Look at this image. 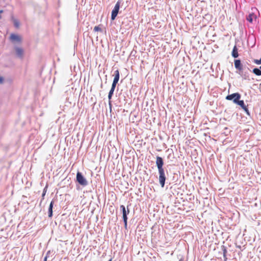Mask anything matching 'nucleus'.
<instances>
[{"mask_svg": "<svg viewBox=\"0 0 261 261\" xmlns=\"http://www.w3.org/2000/svg\"><path fill=\"white\" fill-rule=\"evenodd\" d=\"M156 166L159 172V180L160 186L164 188L165 185V182L167 179L165 170L163 168L164 161L162 157L157 156L155 162Z\"/></svg>", "mask_w": 261, "mask_h": 261, "instance_id": "nucleus-1", "label": "nucleus"}, {"mask_svg": "<svg viewBox=\"0 0 261 261\" xmlns=\"http://www.w3.org/2000/svg\"><path fill=\"white\" fill-rule=\"evenodd\" d=\"M76 181L82 186H86L88 185V182L83 174L78 171L76 173Z\"/></svg>", "mask_w": 261, "mask_h": 261, "instance_id": "nucleus-2", "label": "nucleus"}, {"mask_svg": "<svg viewBox=\"0 0 261 261\" xmlns=\"http://www.w3.org/2000/svg\"><path fill=\"white\" fill-rule=\"evenodd\" d=\"M241 95L239 93H234L231 94H229L226 96V99L228 100H232L233 103L236 104L239 103L240 101Z\"/></svg>", "mask_w": 261, "mask_h": 261, "instance_id": "nucleus-3", "label": "nucleus"}, {"mask_svg": "<svg viewBox=\"0 0 261 261\" xmlns=\"http://www.w3.org/2000/svg\"><path fill=\"white\" fill-rule=\"evenodd\" d=\"M121 4V1L119 0L116 3V5H115V7L114 9H113L112 13H111V20H114L117 17L119 10L120 9Z\"/></svg>", "mask_w": 261, "mask_h": 261, "instance_id": "nucleus-4", "label": "nucleus"}, {"mask_svg": "<svg viewBox=\"0 0 261 261\" xmlns=\"http://www.w3.org/2000/svg\"><path fill=\"white\" fill-rule=\"evenodd\" d=\"M120 208L122 213V219H127V215L129 213V210L128 207H127V209H126L125 207L123 205H121Z\"/></svg>", "mask_w": 261, "mask_h": 261, "instance_id": "nucleus-5", "label": "nucleus"}, {"mask_svg": "<svg viewBox=\"0 0 261 261\" xmlns=\"http://www.w3.org/2000/svg\"><path fill=\"white\" fill-rule=\"evenodd\" d=\"M120 77L119 71L118 70H116L114 72V78L112 83V86L115 87L116 86L117 84L118 83Z\"/></svg>", "mask_w": 261, "mask_h": 261, "instance_id": "nucleus-6", "label": "nucleus"}, {"mask_svg": "<svg viewBox=\"0 0 261 261\" xmlns=\"http://www.w3.org/2000/svg\"><path fill=\"white\" fill-rule=\"evenodd\" d=\"M238 105L240 106L245 112L246 114L248 116H250V113L248 110V108L247 106L245 105L244 101L243 100H240V101L239 102V103L237 104Z\"/></svg>", "mask_w": 261, "mask_h": 261, "instance_id": "nucleus-7", "label": "nucleus"}, {"mask_svg": "<svg viewBox=\"0 0 261 261\" xmlns=\"http://www.w3.org/2000/svg\"><path fill=\"white\" fill-rule=\"evenodd\" d=\"M10 40H11L12 42H20L21 41V37L17 35H16L15 34H12L11 35H10Z\"/></svg>", "mask_w": 261, "mask_h": 261, "instance_id": "nucleus-8", "label": "nucleus"}, {"mask_svg": "<svg viewBox=\"0 0 261 261\" xmlns=\"http://www.w3.org/2000/svg\"><path fill=\"white\" fill-rule=\"evenodd\" d=\"M239 74L243 78V80L249 81V73L247 71H244L243 69L239 71Z\"/></svg>", "mask_w": 261, "mask_h": 261, "instance_id": "nucleus-9", "label": "nucleus"}, {"mask_svg": "<svg viewBox=\"0 0 261 261\" xmlns=\"http://www.w3.org/2000/svg\"><path fill=\"white\" fill-rule=\"evenodd\" d=\"M234 65L235 68L239 70V71H241L243 69V65L241 63V60L239 59L235 60L234 61Z\"/></svg>", "mask_w": 261, "mask_h": 261, "instance_id": "nucleus-10", "label": "nucleus"}, {"mask_svg": "<svg viewBox=\"0 0 261 261\" xmlns=\"http://www.w3.org/2000/svg\"><path fill=\"white\" fill-rule=\"evenodd\" d=\"M115 88H116L115 87L111 86V89L109 92V94H108V98L109 100V106H110V108L111 111V109H112V104H111V99H112V96L114 94V92Z\"/></svg>", "mask_w": 261, "mask_h": 261, "instance_id": "nucleus-11", "label": "nucleus"}, {"mask_svg": "<svg viewBox=\"0 0 261 261\" xmlns=\"http://www.w3.org/2000/svg\"><path fill=\"white\" fill-rule=\"evenodd\" d=\"M15 50L17 56L19 58H22L23 55V49L19 47H15Z\"/></svg>", "mask_w": 261, "mask_h": 261, "instance_id": "nucleus-12", "label": "nucleus"}, {"mask_svg": "<svg viewBox=\"0 0 261 261\" xmlns=\"http://www.w3.org/2000/svg\"><path fill=\"white\" fill-rule=\"evenodd\" d=\"M54 204V200H52L50 203V204H49V206L48 207V217L49 218H51L53 216V208Z\"/></svg>", "mask_w": 261, "mask_h": 261, "instance_id": "nucleus-13", "label": "nucleus"}, {"mask_svg": "<svg viewBox=\"0 0 261 261\" xmlns=\"http://www.w3.org/2000/svg\"><path fill=\"white\" fill-rule=\"evenodd\" d=\"M53 252V251L49 250L47 252L45 257H47V258L50 259L49 261H52L53 259L54 258V253H53V254H51Z\"/></svg>", "mask_w": 261, "mask_h": 261, "instance_id": "nucleus-14", "label": "nucleus"}, {"mask_svg": "<svg viewBox=\"0 0 261 261\" xmlns=\"http://www.w3.org/2000/svg\"><path fill=\"white\" fill-rule=\"evenodd\" d=\"M231 55L234 58H237L239 56V54L238 52V48H237L236 45H235L233 48V49H232V51L231 53Z\"/></svg>", "mask_w": 261, "mask_h": 261, "instance_id": "nucleus-15", "label": "nucleus"}, {"mask_svg": "<svg viewBox=\"0 0 261 261\" xmlns=\"http://www.w3.org/2000/svg\"><path fill=\"white\" fill-rule=\"evenodd\" d=\"M253 17H256V16L255 15L252 13H250L246 17V19L247 21H248L249 22H251L252 23V21H253Z\"/></svg>", "mask_w": 261, "mask_h": 261, "instance_id": "nucleus-16", "label": "nucleus"}, {"mask_svg": "<svg viewBox=\"0 0 261 261\" xmlns=\"http://www.w3.org/2000/svg\"><path fill=\"white\" fill-rule=\"evenodd\" d=\"M252 72L255 74L256 75H257V76H260L261 75V71H260V69L258 68H254L253 70H252Z\"/></svg>", "mask_w": 261, "mask_h": 261, "instance_id": "nucleus-17", "label": "nucleus"}, {"mask_svg": "<svg viewBox=\"0 0 261 261\" xmlns=\"http://www.w3.org/2000/svg\"><path fill=\"white\" fill-rule=\"evenodd\" d=\"M222 250H223V255L224 260L226 261V259H227L226 253L227 252V249L224 246H223Z\"/></svg>", "mask_w": 261, "mask_h": 261, "instance_id": "nucleus-18", "label": "nucleus"}, {"mask_svg": "<svg viewBox=\"0 0 261 261\" xmlns=\"http://www.w3.org/2000/svg\"><path fill=\"white\" fill-rule=\"evenodd\" d=\"M253 62L257 65H260L261 64V59L259 60L257 59H254L253 60Z\"/></svg>", "mask_w": 261, "mask_h": 261, "instance_id": "nucleus-19", "label": "nucleus"}, {"mask_svg": "<svg viewBox=\"0 0 261 261\" xmlns=\"http://www.w3.org/2000/svg\"><path fill=\"white\" fill-rule=\"evenodd\" d=\"M94 31L95 32L101 31V29L99 26H95L94 28Z\"/></svg>", "mask_w": 261, "mask_h": 261, "instance_id": "nucleus-20", "label": "nucleus"}, {"mask_svg": "<svg viewBox=\"0 0 261 261\" xmlns=\"http://www.w3.org/2000/svg\"><path fill=\"white\" fill-rule=\"evenodd\" d=\"M14 26L16 27V28H18L19 25V22H18V20H14Z\"/></svg>", "mask_w": 261, "mask_h": 261, "instance_id": "nucleus-21", "label": "nucleus"}, {"mask_svg": "<svg viewBox=\"0 0 261 261\" xmlns=\"http://www.w3.org/2000/svg\"><path fill=\"white\" fill-rule=\"evenodd\" d=\"M46 189H47V186H46L44 190H43V193L42 194V199H44V196L46 194Z\"/></svg>", "mask_w": 261, "mask_h": 261, "instance_id": "nucleus-22", "label": "nucleus"}, {"mask_svg": "<svg viewBox=\"0 0 261 261\" xmlns=\"http://www.w3.org/2000/svg\"><path fill=\"white\" fill-rule=\"evenodd\" d=\"M124 224V227L125 229H127V219H123Z\"/></svg>", "mask_w": 261, "mask_h": 261, "instance_id": "nucleus-23", "label": "nucleus"}, {"mask_svg": "<svg viewBox=\"0 0 261 261\" xmlns=\"http://www.w3.org/2000/svg\"><path fill=\"white\" fill-rule=\"evenodd\" d=\"M4 79L2 76H0V84H3L4 82Z\"/></svg>", "mask_w": 261, "mask_h": 261, "instance_id": "nucleus-24", "label": "nucleus"}, {"mask_svg": "<svg viewBox=\"0 0 261 261\" xmlns=\"http://www.w3.org/2000/svg\"><path fill=\"white\" fill-rule=\"evenodd\" d=\"M3 12V10H0V19L2 18V16H1V13H2Z\"/></svg>", "mask_w": 261, "mask_h": 261, "instance_id": "nucleus-25", "label": "nucleus"}, {"mask_svg": "<svg viewBox=\"0 0 261 261\" xmlns=\"http://www.w3.org/2000/svg\"><path fill=\"white\" fill-rule=\"evenodd\" d=\"M47 259H48V258H47V257H45H45H44V260H43V261H47Z\"/></svg>", "mask_w": 261, "mask_h": 261, "instance_id": "nucleus-26", "label": "nucleus"}, {"mask_svg": "<svg viewBox=\"0 0 261 261\" xmlns=\"http://www.w3.org/2000/svg\"><path fill=\"white\" fill-rule=\"evenodd\" d=\"M179 261H184V259L182 257H181L179 259Z\"/></svg>", "mask_w": 261, "mask_h": 261, "instance_id": "nucleus-27", "label": "nucleus"}, {"mask_svg": "<svg viewBox=\"0 0 261 261\" xmlns=\"http://www.w3.org/2000/svg\"><path fill=\"white\" fill-rule=\"evenodd\" d=\"M259 69H260L261 71V66L259 67Z\"/></svg>", "mask_w": 261, "mask_h": 261, "instance_id": "nucleus-28", "label": "nucleus"}, {"mask_svg": "<svg viewBox=\"0 0 261 261\" xmlns=\"http://www.w3.org/2000/svg\"><path fill=\"white\" fill-rule=\"evenodd\" d=\"M109 261H112V259H110Z\"/></svg>", "mask_w": 261, "mask_h": 261, "instance_id": "nucleus-29", "label": "nucleus"}]
</instances>
